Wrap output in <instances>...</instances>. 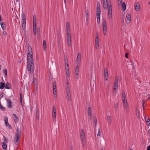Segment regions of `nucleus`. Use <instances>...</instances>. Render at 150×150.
I'll return each instance as SVG.
<instances>
[{
	"mask_svg": "<svg viewBox=\"0 0 150 150\" xmlns=\"http://www.w3.org/2000/svg\"><path fill=\"white\" fill-rule=\"evenodd\" d=\"M28 52L27 54V69L30 73L33 74V52L31 47L30 46L28 47Z\"/></svg>",
	"mask_w": 150,
	"mask_h": 150,
	"instance_id": "1",
	"label": "nucleus"
},
{
	"mask_svg": "<svg viewBox=\"0 0 150 150\" xmlns=\"http://www.w3.org/2000/svg\"><path fill=\"white\" fill-rule=\"evenodd\" d=\"M103 7L105 10L108 9L109 18L111 19L112 18V8L111 2L108 0H103Z\"/></svg>",
	"mask_w": 150,
	"mask_h": 150,
	"instance_id": "2",
	"label": "nucleus"
},
{
	"mask_svg": "<svg viewBox=\"0 0 150 150\" xmlns=\"http://www.w3.org/2000/svg\"><path fill=\"white\" fill-rule=\"evenodd\" d=\"M21 130H19L18 127H17L16 129V137H14V142L15 144L17 145L18 142H19V141L21 137Z\"/></svg>",
	"mask_w": 150,
	"mask_h": 150,
	"instance_id": "3",
	"label": "nucleus"
},
{
	"mask_svg": "<svg viewBox=\"0 0 150 150\" xmlns=\"http://www.w3.org/2000/svg\"><path fill=\"white\" fill-rule=\"evenodd\" d=\"M80 139L83 147H84L85 144V137L84 130L82 129L81 130Z\"/></svg>",
	"mask_w": 150,
	"mask_h": 150,
	"instance_id": "4",
	"label": "nucleus"
},
{
	"mask_svg": "<svg viewBox=\"0 0 150 150\" xmlns=\"http://www.w3.org/2000/svg\"><path fill=\"white\" fill-rule=\"evenodd\" d=\"M66 92L69 101L71 100V94L68 82L66 83Z\"/></svg>",
	"mask_w": 150,
	"mask_h": 150,
	"instance_id": "5",
	"label": "nucleus"
},
{
	"mask_svg": "<svg viewBox=\"0 0 150 150\" xmlns=\"http://www.w3.org/2000/svg\"><path fill=\"white\" fill-rule=\"evenodd\" d=\"M53 95L54 97L56 96L57 94V89H56V82L54 80L53 82Z\"/></svg>",
	"mask_w": 150,
	"mask_h": 150,
	"instance_id": "6",
	"label": "nucleus"
},
{
	"mask_svg": "<svg viewBox=\"0 0 150 150\" xmlns=\"http://www.w3.org/2000/svg\"><path fill=\"white\" fill-rule=\"evenodd\" d=\"M131 15L129 14H127L126 17L125 21L126 23L129 24L131 21Z\"/></svg>",
	"mask_w": 150,
	"mask_h": 150,
	"instance_id": "7",
	"label": "nucleus"
},
{
	"mask_svg": "<svg viewBox=\"0 0 150 150\" xmlns=\"http://www.w3.org/2000/svg\"><path fill=\"white\" fill-rule=\"evenodd\" d=\"M108 71L106 68H104V77L105 79L106 80H107L108 79Z\"/></svg>",
	"mask_w": 150,
	"mask_h": 150,
	"instance_id": "8",
	"label": "nucleus"
},
{
	"mask_svg": "<svg viewBox=\"0 0 150 150\" xmlns=\"http://www.w3.org/2000/svg\"><path fill=\"white\" fill-rule=\"evenodd\" d=\"M81 60V54L80 53H78L76 58V62L77 64H80V62Z\"/></svg>",
	"mask_w": 150,
	"mask_h": 150,
	"instance_id": "9",
	"label": "nucleus"
},
{
	"mask_svg": "<svg viewBox=\"0 0 150 150\" xmlns=\"http://www.w3.org/2000/svg\"><path fill=\"white\" fill-rule=\"evenodd\" d=\"M13 118L14 120V122L15 123H16L19 120V118L15 114L13 113Z\"/></svg>",
	"mask_w": 150,
	"mask_h": 150,
	"instance_id": "10",
	"label": "nucleus"
},
{
	"mask_svg": "<svg viewBox=\"0 0 150 150\" xmlns=\"http://www.w3.org/2000/svg\"><path fill=\"white\" fill-rule=\"evenodd\" d=\"M8 118L7 117L5 118V123L6 126L9 129H11L12 127L8 122Z\"/></svg>",
	"mask_w": 150,
	"mask_h": 150,
	"instance_id": "11",
	"label": "nucleus"
},
{
	"mask_svg": "<svg viewBox=\"0 0 150 150\" xmlns=\"http://www.w3.org/2000/svg\"><path fill=\"white\" fill-rule=\"evenodd\" d=\"M7 101L8 103V107L9 108H11L12 107L13 105L11 100L9 99H8Z\"/></svg>",
	"mask_w": 150,
	"mask_h": 150,
	"instance_id": "12",
	"label": "nucleus"
},
{
	"mask_svg": "<svg viewBox=\"0 0 150 150\" xmlns=\"http://www.w3.org/2000/svg\"><path fill=\"white\" fill-rule=\"evenodd\" d=\"M124 107L126 109V111L128 112L129 111L128 109V105L127 100L125 101H123Z\"/></svg>",
	"mask_w": 150,
	"mask_h": 150,
	"instance_id": "13",
	"label": "nucleus"
},
{
	"mask_svg": "<svg viewBox=\"0 0 150 150\" xmlns=\"http://www.w3.org/2000/svg\"><path fill=\"white\" fill-rule=\"evenodd\" d=\"M36 119L38 120L39 119V109L36 107Z\"/></svg>",
	"mask_w": 150,
	"mask_h": 150,
	"instance_id": "14",
	"label": "nucleus"
},
{
	"mask_svg": "<svg viewBox=\"0 0 150 150\" xmlns=\"http://www.w3.org/2000/svg\"><path fill=\"white\" fill-rule=\"evenodd\" d=\"M96 13H100V4L99 2H98L97 3V6L96 7Z\"/></svg>",
	"mask_w": 150,
	"mask_h": 150,
	"instance_id": "15",
	"label": "nucleus"
},
{
	"mask_svg": "<svg viewBox=\"0 0 150 150\" xmlns=\"http://www.w3.org/2000/svg\"><path fill=\"white\" fill-rule=\"evenodd\" d=\"M135 9L137 11H139L140 9L139 4L138 3H136L135 4Z\"/></svg>",
	"mask_w": 150,
	"mask_h": 150,
	"instance_id": "16",
	"label": "nucleus"
},
{
	"mask_svg": "<svg viewBox=\"0 0 150 150\" xmlns=\"http://www.w3.org/2000/svg\"><path fill=\"white\" fill-rule=\"evenodd\" d=\"M103 28L104 29H107L106 22L105 19H103Z\"/></svg>",
	"mask_w": 150,
	"mask_h": 150,
	"instance_id": "17",
	"label": "nucleus"
},
{
	"mask_svg": "<svg viewBox=\"0 0 150 150\" xmlns=\"http://www.w3.org/2000/svg\"><path fill=\"white\" fill-rule=\"evenodd\" d=\"M100 13H96V17L97 21V22L98 23H100Z\"/></svg>",
	"mask_w": 150,
	"mask_h": 150,
	"instance_id": "18",
	"label": "nucleus"
},
{
	"mask_svg": "<svg viewBox=\"0 0 150 150\" xmlns=\"http://www.w3.org/2000/svg\"><path fill=\"white\" fill-rule=\"evenodd\" d=\"M52 117L53 122H55L56 121V112H52Z\"/></svg>",
	"mask_w": 150,
	"mask_h": 150,
	"instance_id": "19",
	"label": "nucleus"
},
{
	"mask_svg": "<svg viewBox=\"0 0 150 150\" xmlns=\"http://www.w3.org/2000/svg\"><path fill=\"white\" fill-rule=\"evenodd\" d=\"M3 149L4 150L7 149V145L5 142H2L1 143Z\"/></svg>",
	"mask_w": 150,
	"mask_h": 150,
	"instance_id": "20",
	"label": "nucleus"
},
{
	"mask_svg": "<svg viewBox=\"0 0 150 150\" xmlns=\"http://www.w3.org/2000/svg\"><path fill=\"white\" fill-rule=\"evenodd\" d=\"M88 115L89 117H91V110L90 107H88Z\"/></svg>",
	"mask_w": 150,
	"mask_h": 150,
	"instance_id": "21",
	"label": "nucleus"
},
{
	"mask_svg": "<svg viewBox=\"0 0 150 150\" xmlns=\"http://www.w3.org/2000/svg\"><path fill=\"white\" fill-rule=\"evenodd\" d=\"M107 122L109 124H110L112 122L111 118L110 116H108L107 117Z\"/></svg>",
	"mask_w": 150,
	"mask_h": 150,
	"instance_id": "22",
	"label": "nucleus"
},
{
	"mask_svg": "<svg viewBox=\"0 0 150 150\" xmlns=\"http://www.w3.org/2000/svg\"><path fill=\"white\" fill-rule=\"evenodd\" d=\"M0 25L3 30H5L6 29V26L5 23L4 22H1L0 23Z\"/></svg>",
	"mask_w": 150,
	"mask_h": 150,
	"instance_id": "23",
	"label": "nucleus"
},
{
	"mask_svg": "<svg viewBox=\"0 0 150 150\" xmlns=\"http://www.w3.org/2000/svg\"><path fill=\"white\" fill-rule=\"evenodd\" d=\"M122 97L123 101H126L127 100L126 97L125 93L124 92H122Z\"/></svg>",
	"mask_w": 150,
	"mask_h": 150,
	"instance_id": "24",
	"label": "nucleus"
},
{
	"mask_svg": "<svg viewBox=\"0 0 150 150\" xmlns=\"http://www.w3.org/2000/svg\"><path fill=\"white\" fill-rule=\"evenodd\" d=\"M11 86L10 83L8 82H7L5 86V88L6 89H8L11 88Z\"/></svg>",
	"mask_w": 150,
	"mask_h": 150,
	"instance_id": "25",
	"label": "nucleus"
},
{
	"mask_svg": "<svg viewBox=\"0 0 150 150\" xmlns=\"http://www.w3.org/2000/svg\"><path fill=\"white\" fill-rule=\"evenodd\" d=\"M5 84L4 83L2 82H1L0 83V89H4L5 86Z\"/></svg>",
	"mask_w": 150,
	"mask_h": 150,
	"instance_id": "26",
	"label": "nucleus"
},
{
	"mask_svg": "<svg viewBox=\"0 0 150 150\" xmlns=\"http://www.w3.org/2000/svg\"><path fill=\"white\" fill-rule=\"evenodd\" d=\"M47 45L46 42L45 40H43V47L44 50H45L46 48Z\"/></svg>",
	"mask_w": 150,
	"mask_h": 150,
	"instance_id": "27",
	"label": "nucleus"
},
{
	"mask_svg": "<svg viewBox=\"0 0 150 150\" xmlns=\"http://www.w3.org/2000/svg\"><path fill=\"white\" fill-rule=\"evenodd\" d=\"M25 23L26 21H23L21 25L22 29L24 30L25 28Z\"/></svg>",
	"mask_w": 150,
	"mask_h": 150,
	"instance_id": "28",
	"label": "nucleus"
},
{
	"mask_svg": "<svg viewBox=\"0 0 150 150\" xmlns=\"http://www.w3.org/2000/svg\"><path fill=\"white\" fill-rule=\"evenodd\" d=\"M33 34L34 35L36 33V25H33Z\"/></svg>",
	"mask_w": 150,
	"mask_h": 150,
	"instance_id": "29",
	"label": "nucleus"
},
{
	"mask_svg": "<svg viewBox=\"0 0 150 150\" xmlns=\"http://www.w3.org/2000/svg\"><path fill=\"white\" fill-rule=\"evenodd\" d=\"M126 9V5L125 2L122 3V11H125Z\"/></svg>",
	"mask_w": 150,
	"mask_h": 150,
	"instance_id": "30",
	"label": "nucleus"
},
{
	"mask_svg": "<svg viewBox=\"0 0 150 150\" xmlns=\"http://www.w3.org/2000/svg\"><path fill=\"white\" fill-rule=\"evenodd\" d=\"M22 18L23 21H26V18L25 13H22Z\"/></svg>",
	"mask_w": 150,
	"mask_h": 150,
	"instance_id": "31",
	"label": "nucleus"
},
{
	"mask_svg": "<svg viewBox=\"0 0 150 150\" xmlns=\"http://www.w3.org/2000/svg\"><path fill=\"white\" fill-rule=\"evenodd\" d=\"M118 87V82L115 81L114 86V90H115Z\"/></svg>",
	"mask_w": 150,
	"mask_h": 150,
	"instance_id": "32",
	"label": "nucleus"
},
{
	"mask_svg": "<svg viewBox=\"0 0 150 150\" xmlns=\"http://www.w3.org/2000/svg\"><path fill=\"white\" fill-rule=\"evenodd\" d=\"M99 38L98 37V34H96V38L95 40V43H99Z\"/></svg>",
	"mask_w": 150,
	"mask_h": 150,
	"instance_id": "33",
	"label": "nucleus"
},
{
	"mask_svg": "<svg viewBox=\"0 0 150 150\" xmlns=\"http://www.w3.org/2000/svg\"><path fill=\"white\" fill-rule=\"evenodd\" d=\"M33 25H36V18L35 16V15L33 16Z\"/></svg>",
	"mask_w": 150,
	"mask_h": 150,
	"instance_id": "34",
	"label": "nucleus"
},
{
	"mask_svg": "<svg viewBox=\"0 0 150 150\" xmlns=\"http://www.w3.org/2000/svg\"><path fill=\"white\" fill-rule=\"evenodd\" d=\"M3 139L4 140V142L5 143H7L8 142V139L6 138V137L5 136L3 137Z\"/></svg>",
	"mask_w": 150,
	"mask_h": 150,
	"instance_id": "35",
	"label": "nucleus"
},
{
	"mask_svg": "<svg viewBox=\"0 0 150 150\" xmlns=\"http://www.w3.org/2000/svg\"><path fill=\"white\" fill-rule=\"evenodd\" d=\"M93 121L95 124H97V120L96 116H93Z\"/></svg>",
	"mask_w": 150,
	"mask_h": 150,
	"instance_id": "36",
	"label": "nucleus"
},
{
	"mask_svg": "<svg viewBox=\"0 0 150 150\" xmlns=\"http://www.w3.org/2000/svg\"><path fill=\"white\" fill-rule=\"evenodd\" d=\"M56 109L54 105H53L52 112H56Z\"/></svg>",
	"mask_w": 150,
	"mask_h": 150,
	"instance_id": "37",
	"label": "nucleus"
},
{
	"mask_svg": "<svg viewBox=\"0 0 150 150\" xmlns=\"http://www.w3.org/2000/svg\"><path fill=\"white\" fill-rule=\"evenodd\" d=\"M3 72L4 73L5 75L6 76L7 75V70L6 69H4L3 70Z\"/></svg>",
	"mask_w": 150,
	"mask_h": 150,
	"instance_id": "38",
	"label": "nucleus"
},
{
	"mask_svg": "<svg viewBox=\"0 0 150 150\" xmlns=\"http://www.w3.org/2000/svg\"><path fill=\"white\" fill-rule=\"evenodd\" d=\"M147 125L149 126L150 124V119H147V120L146 121Z\"/></svg>",
	"mask_w": 150,
	"mask_h": 150,
	"instance_id": "39",
	"label": "nucleus"
},
{
	"mask_svg": "<svg viewBox=\"0 0 150 150\" xmlns=\"http://www.w3.org/2000/svg\"><path fill=\"white\" fill-rule=\"evenodd\" d=\"M67 42L68 46H70L71 45V40H67Z\"/></svg>",
	"mask_w": 150,
	"mask_h": 150,
	"instance_id": "40",
	"label": "nucleus"
},
{
	"mask_svg": "<svg viewBox=\"0 0 150 150\" xmlns=\"http://www.w3.org/2000/svg\"><path fill=\"white\" fill-rule=\"evenodd\" d=\"M144 103H145V101L144 100H143L142 106L143 107V110L144 109Z\"/></svg>",
	"mask_w": 150,
	"mask_h": 150,
	"instance_id": "41",
	"label": "nucleus"
},
{
	"mask_svg": "<svg viewBox=\"0 0 150 150\" xmlns=\"http://www.w3.org/2000/svg\"><path fill=\"white\" fill-rule=\"evenodd\" d=\"M70 28V23L69 22H67L66 23V28Z\"/></svg>",
	"mask_w": 150,
	"mask_h": 150,
	"instance_id": "42",
	"label": "nucleus"
},
{
	"mask_svg": "<svg viewBox=\"0 0 150 150\" xmlns=\"http://www.w3.org/2000/svg\"><path fill=\"white\" fill-rule=\"evenodd\" d=\"M100 129H98V132L97 134V136L99 137L100 135Z\"/></svg>",
	"mask_w": 150,
	"mask_h": 150,
	"instance_id": "43",
	"label": "nucleus"
},
{
	"mask_svg": "<svg viewBox=\"0 0 150 150\" xmlns=\"http://www.w3.org/2000/svg\"><path fill=\"white\" fill-rule=\"evenodd\" d=\"M37 34L40 33V28L39 27H38L37 29Z\"/></svg>",
	"mask_w": 150,
	"mask_h": 150,
	"instance_id": "44",
	"label": "nucleus"
},
{
	"mask_svg": "<svg viewBox=\"0 0 150 150\" xmlns=\"http://www.w3.org/2000/svg\"><path fill=\"white\" fill-rule=\"evenodd\" d=\"M96 48V49H98L99 48V43H95Z\"/></svg>",
	"mask_w": 150,
	"mask_h": 150,
	"instance_id": "45",
	"label": "nucleus"
},
{
	"mask_svg": "<svg viewBox=\"0 0 150 150\" xmlns=\"http://www.w3.org/2000/svg\"><path fill=\"white\" fill-rule=\"evenodd\" d=\"M103 31L104 35H105L107 32L106 29H103Z\"/></svg>",
	"mask_w": 150,
	"mask_h": 150,
	"instance_id": "46",
	"label": "nucleus"
},
{
	"mask_svg": "<svg viewBox=\"0 0 150 150\" xmlns=\"http://www.w3.org/2000/svg\"><path fill=\"white\" fill-rule=\"evenodd\" d=\"M0 109L3 111H5L6 110V108L3 106H2Z\"/></svg>",
	"mask_w": 150,
	"mask_h": 150,
	"instance_id": "47",
	"label": "nucleus"
},
{
	"mask_svg": "<svg viewBox=\"0 0 150 150\" xmlns=\"http://www.w3.org/2000/svg\"><path fill=\"white\" fill-rule=\"evenodd\" d=\"M88 10H87L86 11V16L87 18L88 17Z\"/></svg>",
	"mask_w": 150,
	"mask_h": 150,
	"instance_id": "48",
	"label": "nucleus"
},
{
	"mask_svg": "<svg viewBox=\"0 0 150 150\" xmlns=\"http://www.w3.org/2000/svg\"><path fill=\"white\" fill-rule=\"evenodd\" d=\"M67 29V33H70V28H66Z\"/></svg>",
	"mask_w": 150,
	"mask_h": 150,
	"instance_id": "49",
	"label": "nucleus"
},
{
	"mask_svg": "<svg viewBox=\"0 0 150 150\" xmlns=\"http://www.w3.org/2000/svg\"><path fill=\"white\" fill-rule=\"evenodd\" d=\"M115 108H116L117 109L119 107L117 103H116V104H115Z\"/></svg>",
	"mask_w": 150,
	"mask_h": 150,
	"instance_id": "50",
	"label": "nucleus"
},
{
	"mask_svg": "<svg viewBox=\"0 0 150 150\" xmlns=\"http://www.w3.org/2000/svg\"><path fill=\"white\" fill-rule=\"evenodd\" d=\"M118 77L117 76H115V82H118Z\"/></svg>",
	"mask_w": 150,
	"mask_h": 150,
	"instance_id": "51",
	"label": "nucleus"
},
{
	"mask_svg": "<svg viewBox=\"0 0 150 150\" xmlns=\"http://www.w3.org/2000/svg\"><path fill=\"white\" fill-rule=\"evenodd\" d=\"M78 65L79 64H77V65L76 66L75 68V71H79Z\"/></svg>",
	"mask_w": 150,
	"mask_h": 150,
	"instance_id": "52",
	"label": "nucleus"
},
{
	"mask_svg": "<svg viewBox=\"0 0 150 150\" xmlns=\"http://www.w3.org/2000/svg\"><path fill=\"white\" fill-rule=\"evenodd\" d=\"M122 0H118V4L120 5V4L122 2Z\"/></svg>",
	"mask_w": 150,
	"mask_h": 150,
	"instance_id": "53",
	"label": "nucleus"
},
{
	"mask_svg": "<svg viewBox=\"0 0 150 150\" xmlns=\"http://www.w3.org/2000/svg\"><path fill=\"white\" fill-rule=\"evenodd\" d=\"M67 36L71 37L70 32L67 33Z\"/></svg>",
	"mask_w": 150,
	"mask_h": 150,
	"instance_id": "54",
	"label": "nucleus"
},
{
	"mask_svg": "<svg viewBox=\"0 0 150 150\" xmlns=\"http://www.w3.org/2000/svg\"><path fill=\"white\" fill-rule=\"evenodd\" d=\"M75 74L76 76H78V73H79V71H75Z\"/></svg>",
	"mask_w": 150,
	"mask_h": 150,
	"instance_id": "55",
	"label": "nucleus"
},
{
	"mask_svg": "<svg viewBox=\"0 0 150 150\" xmlns=\"http://www.w3.org/2000/svg\"><path fill=\"white\" fill-rule=\"evenodd\" d=\"M65 68L66 69H69V67L68 64H67V65H65Z\"/></svg>",
	"mask_w": 150,
	"mask_h": 150,
	"instance_id": "56",
	"label": "nucleus"
},
{
	"mask_svg": "<svg viewBox=\"0 0 150 150\" xmlns=\"http://www.w3.org/2000/svg\"><path fill=\"white\" fill-rule=\"evenodd\" d=\"M66 74H69V69H66Z\"/></svg>",
	"mask_w": 150,
	"mask_h": 150,
	"instance_id": "57",
	"label": "nucleus"
},
{
	"mask_svg": "<svg viewBox=\"0 0 150 150\" xmlns=\"http://www.w3.org/2000/svg\"><path fill=\"white\" fill-rule=\"evenodd\" d=\"M67 40H71V37L67 36Z\"/></svg>",
	"mask_w": 150,
	"mask_h": 150,
	"instance_id": "58",
	"label": "nucleus"
},
{
	"mask_svg": "<svg viewBox=\"0 0 150 150\" xmlns=\"http://www.w3.org/2000/svg\"><path fill=\"white\" fill-rule=\"evenodd\" d=\"M65 65H67V64H68V61L67 60L66 61V59H65Z\"/></svg>",
	"mask_w": 150,
	"mask_h": 150,
	"instance_id": "59",
	"label": "nucleus"
},
{
	"mask_svg": "<svg viewBox=\"0 0 150 150\" xmlns=\"http://www.w3.org/2000/svg\"><path fill=\"white\" fill-rule=\"evenodd\" d=\"M147 96H148L147 100H150V94L148 95Z\"/></svg>",
	"mask_w": 150,
	"mask_h": 150,
	"instance_id": "60",
	"label": "nucleus"
},
{
	"mask_svg": "<svg viewBox=\"0 0 150 150\" xmlns=\"http://www.w3.org/2000/svg\"><path fill=\"white\" fill-rule=\"evenodd\" d=\"M128 53H126L125 54V57L127 58H128Z\"/></svg>",
	"mask_w": 150,
	"mask_h": 150,
	"instance_id": "61",
	"label": "nucleus"
},
{
	"mask_svg": "<svg viewBox=\"0 0 150 150\" xmlns=\"http://www.w3.org/2000/svg\"><path fill=\"white\" fill-rule=\"evenodd\" d=\"M52 76H50L49 77V79L50 81L51 80H52Z\"/></svg>",
	"mask_w": 150,
	"mask_h": 150,
	"instance_id": "62",
	"label": "nucleus"
},
{
	"mask_svg": "<svg viewBox=\"0 0 150 150\" xmlns=\"http://www.w3.org/2000/svg\"><path fill=\"white\" fill-rule=\"evenodd\" d=\"M20 101H22V96H20Z\"/></svg>",
	"mask_w": 150,
	"mask_h": 150,
	"instance_id": "63",
	"label": "nucleus"
},
{
	"mask_svg": "<svg viewBox=\"0 0 150 150\" xmlns=\"http://www.w3.org/2000/svg\"><path fill=\"white\" fill-rule=\"evenodd\" d=\"M147 149V150H150V145L148 146Z\"/></svg>",
	"mask_w": 150,
	"mask_h": 150,
	"instance_id": "64",
	"label": "nucleus"
}]
</instances>
